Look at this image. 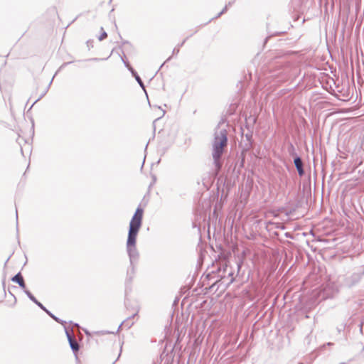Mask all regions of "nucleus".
Masks as SVG:
<instances>
[{"instance_id":"obj_1","label":"nucleus","mask_w":364,"mask_h":364,"mask_svg":"<svg viewBox=\"0 0 364 364\" xmlns=\"http://www.w3.org/2000/svg\"><path fill=\"white\" fill-rule=\"evenodd\" d=\"M144 210L139 206L132 216L129 225L128 236L127 240V252L129 259V267L127 271L125 285L127 287L131 285L136 274V265L139 259V253L136 243V237L142 225Z\"/></svg>"},{"instance_id":"obj_2","label":"nucleus","mask_w":364,"mask_h":364,"mask_svg":"<svg viewBox=\"0 0 364 364\" xmlns=\"http://www.w3.org/2000/svg\"><path fill=\"white\" fill-rule=\"evenodd\" d=\"M228 144V132L225 127L218 125L215 131L214 141L213 144V158L217 171L221 168L220 161L225 147Z\"/></svg>"},{"instance_id":"obj_3","label":"nucleus","mask_w":364,"mask_h":364,"mask_svg":"<svg viewBox=\"0 0 364 364\" xmlns=\"http://www.w3.org/2000/svg\"><path fill=\"white\" fill-rule=\"evenodd\" d=\"M340 287L338 282L330 279L322 286L318 296L321 300L334 298L339 293Z\"/></svg>"},{"instance_id":"obj_4","label":"nucleus","mask_w":364,"mask_h":364,"mask_svg":"<svg viewBox=\"0 0 364 364\" xmlns=\"http://www.w3.org/2000/svg\"><path fill=\"white\" fill-rule=\"evenodd\" d=\"M64 328L70 347L73 350V353L75 354V357L77 358V353L80 350V344L78 341L76 340V338L70 334L66 326H64Z\"/></svg>"},{"instance_id":"obj_5","label":"nucleus","mask_w":364,"mask_h":364,"mask_svg":"<svg viewBox=\"0 0 364 364\" xmlns=\"http://www.w3.org/2000/svg\"><path fill=\"white\" fill-rule=\"evenodd\" d=\"M294 164L298 171L299 176H303L305 173V171L304 168V163L301 158L298 155H296V156L294 158Z\"/></svg>"},{"instance_id":"obj_6","label":"nucleus","mask_w":364,"mask_h":364,"mask_svg":"<svg viewBox=\"0 0 364 364\" xmlns=\"http://www.w3.org/2000/svg\"><path fill=\"white\" fill-rule=\"evenodd\" d=\"M11 281L17 283L23 290L26 289V284L21 272L17 273L11 278Z\"/></svg>"},{"instance_id":"obj_7","label":"nucleus","mask_w":364,"mask_h":364,"mask_svg":"<svg viewBox=\"0 0 364 364\" xmlns=\"http://www.w3.org/2000/svg\"><path fill=\"white\" fill-rule=\"evenodd\" d=\"M223 271L224 275H222V277L225 278L226 277L225 274H227L228 277H230V283L233 282V281H234V278L232 277L233 272H232L231 268L227 264H225V266L223 267Z\"/></svg>"},{"instance_id":"obj_8","label":"nucleus","mask_w":364,"mask_h":364,"mask_svg":"<svg viewBox=\"0 0 364 364\" xmlns=\"http://www.w3.org/2000/svg\"><path fill=\"white\" fill-rule=\"evenodd\" d=\"M129 71L131 72L132 75L134 77L140 87L145 91L144 84L141 80V77L137 74V73L133 69V68H129Z\"/></svg>"},{"instance_id":"obj_9","label":"nucleus","mask_w":364,"mask_h":364,"mask_svg":"<svg viewBox=\"0 0 364 364\" xmlns=\"http://www.w3.org/2000/svg\"><path fill=\"white\" fill-rule=\"evenodd\" d=\"M137 314V313L134 314L132 316L128 317L126 320H124L122 323L119 325L118 330L123 326L125 325L128 328H129L133 324L134 322H130L129 320L134 318V316Z\"/></svg>"},{"instance_id":"obj_10","label":"nucleus","mask_w":364,"mask_h":364,"mask_svg":"<svg viewBox=\"0 0 364 364\" xmlns=\"http://www.w3.org/2000/svg\"><path fill=\"white\" fill-rule=\"evenodd\" d=\"M245 137L248 142V144H245L246 148L250 149V147H252V132L248 130V132L245 134Z\"/></svg>"},{"instance_id":"obj_11","label":"nucleus","mask_w":364,"mask_h":364,"mask_svg":"<svg viewBox=\"0 0 364 364\" xmlns=\"http://www.w3.org/2000/svg\"><path fill=\"white\" fill-rule=\"evenodd\" d=\"M42 310L44 311L50 317H51L56 322H58L59 323H61V324H63V325L65 323V321H63V320H61L58 317L55 316L49 310H48L46 307H45V309H42Z\"/></svg>"},{"instance_id":"obj_12","label":"nucleus","mask_w":364,"mask_h":364,"mask_svg":"<svg viewBox=\"0 0 364 364\" xmlns=\"http://www.w3.org/2000/svg\"><path fill=\"white\" fill-rule=\"evenodd\" d=\"M288 152L291 156H294V158L297 155L295 151V148L292 144H289L288 147Z\"/></svg>"},{"instance_id":"obj_13","label":"nucleus","mask_w":364,"mask_h":364,"mask_svg":"<svg viewBox=\"0 0 364 364\" xmlns=\"http://www.w3.org/2000/svg\"><path fill=\"white\" fill-rule=\"evenodd\" d=\"M23 291L24 293L27 295V296L30 299V300H31L33 302V301L36 299V297L28 289H26Z\"/></svg>"},{"instance_id":"obj_14","label":"nucleus","mask_w":364,"mask_h":364,"mask_svg":"<svg viewBox=\"0 0 364 364\" xmlns=\"http://www.w3.org/2000/svg\"><path fill=\"white\" fill-rule=\"evenodd\" d=\"M33 303H35L41 309H45V306L40 301H38L36 299L33 301Z\"/></svg>"},{"instance_id":"obj_15","label":"nucleus","mask_w":364,"mask_h":364,"mask_svg":"<svg viewBox=\"0 0 364 364\" xmlns=\"http://www.w3.org/2000/svg\"><path fill=\"white\" fill-rule=\"evenodd\" d=\"M228 5H225V6L224 7V9H223V10L216 16L215 18H218L220 17L222 14H223L225 12L227 11L228 10Z\"/></svg>"},{"instance_id":"obj_16","label":"nucleus","mask_w":364,"mask_h":364,"mask_svg":"<svg viewBox=\"0 0 364 364\" xmlns=\"http://www.w3.org/2000/svg\"><path fill=\"white\" fill-rule=\"evenodd\" d=\"M121 59H122V61L123 62V63L124 64V65L129 70V68H132V67L129 65V62L125 60L123 56H121Z\"/></svg>"},{"instance_id":"obj_17","label":"nucleus","mask_w":364,"mask_h":364,"mask_svg":"<svg viewBox=\"0 0 364 364\" xmlns=\"http://www.w3.org/2000/svg\"><path fill=\"white\" fill-rule=\"evenodd\" d=\"M107 36V34L105 31H104L100 36H99V40L100 41H102L104 40L105 38H106Z\"/></svg>"},{"instance_id":"obj_18","label":"nucleus","mask_w":364,"mask_h":364,"mask_svg":"<svg viewBox=\"0 0 364 364\" xmlns=\"http://www.w3.org/2000/svg\"><path fill=\"white\" fill-rule=\"evenodd\" d=\"M179 53V48L175 47L173 50V55H177Z\"/></svg>"},{"instance_id":"obj_19","label":"nucleus","mask_w":364,"mask_h":364,"mask_svg":"<svg viewBox=\"0 0 364 364\" xmlns=\"http://www.w3.org/2000/svg\"><path fill=\"white\" fill-rule=\"evenodd\" d=\"M73 63L72 61H70V62H67V63H64L61 65L60 68H63V67L66 66L67 65H69V64H70V63Z\"/></svg>"},{"instance_id":"obj_20","label":"nucleus","mask_w":364,"mask_h":364,"mask_svg":"<svg viewBox=\"0 0 364 364\" xmlns=\"http://www.w3.org/2000/svg\"><path fill=\"white\" fill-rule=\"evenodd\" d=\"M276 228H277L284 229V227L280 223H277V225H276Z\"/></svg>"},{"instance_id":"obj_21","label":"nucleus","mask_w":364,"mask_h":364,"mask_svg":"<svg viewBox=\"0 0 364 364\" xmlns=\"http://www.w3.org/2000/svg\"><path fill=\"white\" fill-rule=\"evenodd\" d=\"M186 41V39H185L184 41H183V42H182L181 43L178 44V46H177V48H180V47L183 46V45L185 43Z\"/></svg>"},{"instance_id":"obj_22","label":"nucleus","mask_w":364,"mask_h":364,"mask_svg":"<svg viewBox=\"0 0 364 364\" xmlns=\"http://www.w3.org/2000/svg\"><path fill=\"white\" fill-rule=\"evenodd\" d=\"M122 344L120 346V351H119V353L118 355V357H117V360H118L119 358L120 357L121 353H122Z\"/></svg>"},{"instance_id":"obj_23","label":"nucleus","mask_w":364,"mask_h":364,"mask_svg":"<svg viewBox=\"0 0 364 364\" xmlns=\"http://www.w3.org/2000/svg\"><path fill=\"white\" fill-rule=\"evenodd\" d=\"M43 95L38 97L37 100H36V101L32 104V105L31 106V108L33 106V105L37 102L41 97H42Z\"/></svg>"},{"instance_id":"obj_24","label":"nucleus","mask_w":364,"mask_h":364,"mask_svg":"<svg viewBox=\"0 0 364 364\" xmlns=\"http://www.w3.org/2000/svg\"><path fill=\"white\" fill-rule=\"evenodd\" d=\"M159 118L156 119H154V121L153 122V126H154V129L155 130V123L157 120H159Z\"/></svg>"},{"instance_id":"obj_25","label":"nucleus","mask_w":364,"mask_h":364,"mask_svg":"<svg viewBox=\"0 0 364 364\" xmlns=\"http://www.w3.org/2000/svg\"><path fill=\"white\" fill-rule=\"evenodd\" d=\"M18 144L20 145V146H21V142L20 139H18ZM21 152H23V149H22V147H21Z\"/></svg>"},{"instance_id":"obj_26","label":"nucleus","mask_w":364,"mask_h":364,"mask_svg":"<svg viewBox=\"0 0 364 364\" xmlns=\"http://www.w3.org/2000/svg\"><path fill=\"white\" fill-rule=\"evenodd\" d=\"M236 265H237V270L239 271V269H240L241 264L240 263L237 262Z\"/></svg>"},{"instance_id":"obj_27","label":"nucleus","mask_w":364,"mask_h":364,"mask_svg":"<svg viewBox=\"0 0 364 364\" xmlns=\"http://www.w3.org/2000/svg\"><path fill=\"white\" fill-rule=\"evenodd\" d=\"M234 1H229L228 4H227L228 5V8L231 6L232 4H233Z\"/></svg>"},{"instance_id":"obj_28","label":"nucleus","mask_w":364,"mask_h":364,"mask_svg":"<svg viewBox=\"0 0 364 364\" xmlns=\"http://www.w3.org/2000/svg\"><path fill=\"white\" fill-rule=\"evenodd\" d=\"M99 60H100L99 58H95L90 59L89 60L98 61Z\"/></svg>"},{"instance_id":"obj_29","label":"nucleus","mask_w":364,"mask_h":364,"mask_svg":"<svg viewBox=\"0 0 364 364\" xmlns=\"http://www.w3.org/2000/svg\"><path fill=\"white\" fill-rule=\"evenodd\" d=\"M53 80V78H52V80L50 81V83H49V85H48V87H49V86L50 85V84L52 83Z\"/></svg>"},{"instance_id":"obj_30","label":"nucleus","mask_w":364,"mask_h":364,"mask_svg":"<svg viewBox=\"0 0 364 364\" xmlns=\"http://www.w3.org/2000/svg\"><path fill=\"white\" fill-rule=\"evenodd\" d=\"M16 220H18V212L17 211H16Z\"/></svg>"}]
</instances>
